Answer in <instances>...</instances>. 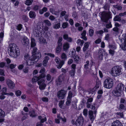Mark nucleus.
<instances>
[{"instance_id":"nucleus-1","label":"nucleus","mask_w":126,"mask_h":126,"mask_svg":"<svg viewBox=\"0 0 126 126\" xmlns=\"http://www.w3.org/2000/svg\"><path fill=\"white\" fill-rule=\"evenodd\" d=\"M9 47L10 52L9 54L11 56L16 58L19 55V50L16 44H11L9 45Z\"/></svg>"},{"instance_id":"nucleus-2","label":"nucleus","mask_w":126,"mask_h":126,"mask_svg":"<svg viewBox=\"0 0 126 126\" xmlns=\"http://www.w3.org/2000/svg\"><path fill=\"white\" fill-rule=\"evenodd\" d=\"M125 86L122 83H120L118 85L116 88L115 90L113 91V94L116 96H120L124 90Z\"/></svg>"},{"instance_id":"nucleus-3","label":"nucleus","mask_w":126,"mask_h":126,"mask_svg":"<svg viewBox=\"0 0 126 126\" xmlns=\"http://www.w3.org/2000/svg\"><path fill=\"white\" fill-rule=\"evenodd\" d=\"M121 68L119 66L113 67L111 69L110 74L113 76H117L122 74Z\"/></svg>"},{"instance_id":"nucleus-4","label":"nucleus","mask_w":126,"mask_h":126,"mask_svg":"<svg viewBox=\"0 0 126 126\" xmlns=\"http://www.w3.org/2000/svg\"><path fill=\"white\" fill-rule=\"evenodd\" d=\"M111 12H102L101 19L103 22L107 23L108 20L110 18H111Z\"/></svg>"},{"instance_id":"nucleus-5","label":"nucleus","mask_w":126,"mask_h":126,"mask_svg":"<svg viewBox=\"0 0 126 126\" xmlns=\"http://www.w3.org/2000/svg\"><path fill=\"white\" fill-rule=\"evenodd\" d=\"M113 80L111 78H108L104 82V87L106 88L110 89L113 86Z\"/></svg>"},{"instance_id":"nucleus-6","label":"nucleus","mask_w":126,"mask_h":126,"mask_svg":"<svg viewBox=\"0 0 126 126\" xmlns=\"http://www.w3.org/2000/svg\"><path fill=\"white\" fill-rule=\"evenodd\" d=\"M119 40L122 42L123 40H124V43L120 45V47L123 50H126V34H123L122 36V39H120L119 38Z\"/></svg>"},{"instance_id":"nucleus-7","label":"nucleus","mask_w":126,"mask_h":126,"mask_svg":"<svg viewBox=\"0 0 126 126\" xmlns=\"http://www.w3.org/2000/svg\"><path fill=\"white\" fill-rule=\"evenodd\" d=\"M66 92L64 90H61L58 91L57 94V96L59 99H63L66 94Z\"/></svg>"},{"instance_id":"nucleus-8","label":"nucleus","mask_w":126,"mask_h":126,"mask_svg":"<svg viewBox=\"0 0 126 126\" xmlns=\"http://www.w3.org/2000/svg\"><path fill=\"white\" fill-rule=\"evenodd\" d=\"M56 63L58 64L57 65V67L59 69H60L64 63V62L63 60L61 61L60 59L58 57L55 58V60Z\"/></svg>"},{"instance_id":"nucleus-9","label":"nucleus","mask_w":126,"mask_h":126,"mask_svg":"<svg viewBox=\"0 0 126 126\" xmlns=\"http://www.w3.org/2000/svg\"><path fill=\"white\" fill-rule=\"evenodd\" d=\"M84 119L82 116H80L76 120L75 124L77 126H82L83 124Z\"/></svg>"},{"instance_id":"nucleus-10","label":"nucleus","mask_w":126,"mask_h":126,"mask_svg":"<svg viewBox=\"0 0 126 126\" xmlns=\"http://www.w3.org/2000/svg\"><path fill=\"white\" fill-rule=\"evenodd\" d=\"M45 80L42 79L38 82V84L39 85V88L41 90L44 89L46 87V85L44 83Z\"/></svg>"},{"instance_id":"nucleus-11","label":"nucleus","mask_w":126,"mask_h":126,"mask_svg":"<svg viewBox=\"0 0 126 126\" xmlns=\"http://www.w3.org/2000/svg\"><path fill=\"white\" fill-rule=\"evenodd\" d=\"M72 96V94L71 91L69 92L68 96L67 98V101L66 102V105L68 106L71 103V99Z\"/></svg>"},{"instance_id":"nucleus-12","label":"nucleus","mask_w":126,"mask_h":126,"mask_svg":"<svg viewBox=\"0 0 126 126\" xmlns=\"http://www.w3.org/2000/svg\"><path fill=\"white\" fill-rule=\"evenodd\" d=\"M31 58H29L26 61L27 64L28 65H32L35 63L36 62H35V58H34L33 56H32L31 57Z\"/></svg>"},{"instance_id":"nucleus-13","label":"nucleus","mask_w":126,"mask_h":126,"mask_svg":"<svg viewBox=\"0 0 126 126\" xmlns=\"http://www.w3.org/2000/svg\"><path fill=\"white\" fill-rule=\"evenodd\" d=\"M46 76L45 74H41L39 77H34L32 79V81L33 82H35L38 80L43 78Z\"/></svg>"},{"instance_id":"nucleus-14","label":"nucleus","mask_w":126,"mask_h":126,"mask_svg":"<svg viewBox=\"0 0 126 126\" xmlns=\"http://www.w3.org/2000/svg\"><path fill=\"white\" fill-rule=\"evenodd\" d=\"M6 83L9 88L13 89L15 87L14 83L10 79H8L7 80Z\"/></svg>"},{"instance_id":"nucleus-15","label":"nucleus","mask_w":126,"mask_h":126,"mask_svg":"<svg viewBox=\"0 0 126 126\" xmlns=\"http://www.w3.org/2000/svg\"><path fill=\"white\" fill-rule=\"evenodd\" d=\"M21 42L23 45L26 46L29 44V40L26 37H24Z\"/></svg>"},{"instance_id":"nucleus-16","label":"nucleus","mask_w":126,"mask_h":126,"mask_svg":"<svg viewBox=\"0 0 126 126\" xmlns=\"http://www.w3.org/2000/svg\"><path fill=\"white\" fill-rule=\"evenodd\" d=\"M64 77L63 74H62L58 77L57 80L56 81V84L58 85H60L62 84V81L63 80Z\"/></svg>"},{"instance_id":"nucleus-17","label":"nucleus","mask_w":126,"mask_h":126,"mask_svg":"<svg viewBox=\"0 0 126 126\" xmlns=\"http://www.w3.org/2000/svg\"><path fill=\"white\" fill-rule=\"evenodd\" d=\"M33 33L34 36L37 38L40 37L42 34L41 32L38 29H35Z\"/></svg>"},{"instance_id":"nucleus-18","label":"nucleus","mask_w":126,"mask_h":126,"mask_svg":"<svg viewBox=\"0 0 126 126\" xmlns=\"http://www.w3.org/2000/svg\"><path fill=\"white\" fill-rule=\"evenodd\" d=\"M111 126H123V125L119 121L116 120L112 123Z\"/></svg>"},{"instance_id":"nucleus-19","label":"nucleus","mask_w":126,"mask_h":126,"mask_svg":"<svg viewBox=\"0 0 126 126\" xmlns=\"http://www.w3.org/2000/svg\"><path fill=\"white\" fill-rule=\"evenodd\" d=\"M66 12L65 11H62L60 14V16L61 17H63L64 16V18L65 19V20L67 21L68 20V15L66 14Z\"/></svg>"},{"instance_id":"nucleus-20","label":"nucleus","mask_w":126,"mask_h":126,"mask_svg":"<svg viewBox=\"0 0 126 126\" xmlns=\"http://www.w3.org/2000/svg\"><path fill=\"white\" fill-rule=\"evenodd\" d=\"M63 38L65 40H66L67 41L69 42H71L72 41V40L71 38L69 37L68 34H64L63 36Z\"/></svg>"},{"instance_id":"nucleus-21","label":"nucleus","mask_w":126,"mask_h":126,"mask_svg":"<svg viewBox=\"0 0 126 126\" xmlns=\"http://www.w3.org/2000/svg\"><path fill=\"white\" fill-rule=\"evenodd\" d=\"M21 113L22 115V117L21 118V120L22 121L25 120L28 117V113H25L23 111H21Z\"/></svg>"},{"instance_id":"nucleus-22","label":"nucleus","mask_w":126,"mask_h":126,"mask_svg":"<svg viewBox=\"0 0 126 126\" xmlns=\"http://www.w3.org/2000/svg\"><path fill=\"white\" fill-rule=\"evenodd\" d=\"M69 44L67 42H66L64 43L63 46V48L64 51L67 50L69 48Z\"/></svg>"},{"instance_id":"nucleus-23","label":"nucleus","mask_w":126,"mask_h":126,"mask_svg":"<svg viewBox=\"0 0 126 126\" xmlns=\"http://www.w3.org/2000/svg\"><path fill=\"white\" fill-rule=\"evenodd\" d=\"M88 113L91 120L92 121H93L94 119V117L93 115V111L92 110H90L89 111Z\"/></svg>"},{"instance_id":"nucleus-24","label":"nucleus","mask_w":126,"mask_h":126,"mask_svg":"<svg viewBox=\"0 0 126 126\" xmlns=\"http://www.w3.org/2000/svg\"><path fill=\"white\" fill-rule=\"evenodd\" d=\"M29 15L30 17L31 18H34L36 16L35 12L32 11L30 12Z\"/></svg>"},{"instance_id":"nucleus-25","label":"nucleus","mask_w":126,"mask_h":126,"mask_svg":"<svg viewBox=\"0 0 126 126\" xmlns=\"http://www.w3.org/2000/svg\"><path fill=\"white\" fill-rule=\"evenodd\" d=\"M41 57V53L39 52H37L35 55H34V58H35V60L37 59L35 61V62H36L37 61L38 59L40 58Z\"/></svg>"},{"instance_id":"nucleus-26","label":"nucleus","mask_w":126,"mask_h":126,"mask_svg":"<svg viewBox=\"0 0 126 126\" xmlns=\"http://www.w3.org/2000/svg\"><path fill=\"white\" fill-rule=\"evenodd\" d=\"M49 59V58L47 56H46L44 58V60L43 62V64L44 66H46L47 65V63L48 62V60Z\"/></svg>"},{"instance_id":"nucleus-27","label":"nucleus","mask_w":126,"mask_h":126,"mask_svg":"<svg viewBox=\"0 0 126 126\" xmlns=\"http://www.w3.org/2000/svg\"><path fill=\"white\" fill-rule=\"evenodd\" d=\"M86 31L85 30H84L83 32L81 34V38L83 39L85 41H86L87 40V38L85 36L86 35Z\"/></svg>"},{"instance_id":"nucleus-28","label":"nucleus","mask_w":126,"mask_h":126,"mask_svg":"<svg viewBox=\"0 0 126 126\" xmlns=\"http://www.w3.org/2000/svg\"><path fill=\"white\" fill-rule=\"evenodd\" d=\"M90 44L89 42H87L84 45V46L83 48V51L85 52L87 49Z\"/></svg>"},{"instance_id":"nucleus-29","label":"nucleus","mask_w":126,"mask_h":126,"mask_svg":"<svg viewBox=\"0 0 126 126\" xmlns=\"http://www.w3.org/2000/svg\"><path fill=\"white\" fill-rule=\"evenodd\" d=\"M31 47L32 48H33L35 47L36 45V44L35 42V41L34 39L32 38L31 39Z\"/></svg>"},{"instance_id":"nucleus-30","label":"nucleus","mask_w":126,"mask_h":126,"mask_svg":"<svg viewBox=\"0 0 126 126\" xmlns=\"http://www.w3.org/2000/svg\"><path fill=\"white\" fill-rule=\"evenodd\" d=\"M103 51L101 49H99V50L98 57L99 59L101 60L102 59Z\"/></svg>"},{"instance_id":"nucleus-31","label":"nucleus","mask_w":126,"mask_h":126,"mask_svg":"<svg viewBox=\"0 0 126 126\" xmlns=\"http://www.w3.org/2000/svg\"><path fill=\"white\" fill-rule=\"evenodd\" d=\"M47 10V8L46 7H44L42 9L39 10V13L41 14H42L44 13V12H46Z\"/></svg>"},{"instance_id":"nucleus-32","label":"nucleus","mask_w":126,"mask_h":126,"mask_svg":"<svg viewBox=\"0 0 126 126\" xmlns=\"http://www.w3.org/2000/svg\"><path fill=\"white\" fill-rule=\"evenodd\" d=\"M62 45L61 44H59L56 48V51L57 53H59L61 51L62 48Z\"/></svg>"},{"instance_id":"nucleus-33","label":"nucleus","mask_w":126,"mask_h":126,"mask_svg":"<svg viewBox=\"0 0 126 126\" xmlns=\"http://www.w3.org/2000/svg\"><path fill=\"white\" fill-rule=\"evenodd\" d=\"M38 118L40 120V123H41L42 124L46 121L47 120L46 117H45L44 118H42V117L41 116H39L38 117Z\"/></svg>"},{"instance_id":"nucleus-34","label":"nucleus","mask_w":126,"mask_h":126,"mask_svg":"<svg viewBox=\"0 0 126 126\" xmlns=\"http://www.w3.org/2000/svg\"><path fill=\"white\" fill-rule=\"evenodd\" d=\"M33 50L32 51V55L33 57H34V55H35L37 52V48L36 47H33Z\"/></svg>"},{"instance_id":"nucleus-35","label":"nucleus","mask_w":126,"mask_h":126,"mask_svg":"<svg viewBox=\"0 0 126 126\" xmlns=\"http://www.w3.org/2000/svg\"><path fill=\"white\" fill-rule=\"evenodd\" d=\"M33 0H27L25 2V4L26 5L29 6L32 4Z\"/></svg>"},{"instance_id":"nucleus-36","label":"nucleus","mask_w":126,"mask_h":126,"mask_svg":"<svg viewBox=\"0 0 126 126\" xmlns=\"http://www.w3.org/2000/svg\"><path fill=\"white\" fill-rule=\"evenodd\" d=\"M119 109L121 111L124 110L125 111V107L124 104H120L119 105Z\"/></svg>"},{"instance_id":"nucleus-37","label":"nucleus","mask_w":126,"mask_h":126,"mask_svg":"<svg viewBox=\"0 0 126 126\" xmlns=\"http://www.w3.org/2000/svg\"><path fill=\"white\" fill-rule=\"evenodd\" d=\"M30 116L32 117H34L37 116V115L35 113L34 110H32L29 112Z\"/></svg>"},{"instance_id":"nucleus-38","label":"nucleus","mask_w":126,"mask_h":126,"mask_svg":"<svg viewBox=\"0 0 126 126\" xmlns=\"http://www.w3.org/2000/svg\"><path fill=\"white\" fill-rule=\"evenodd\" d=\"M119 16V15L116 16L113 18L114 20L115 21H120L121 20V19Z\"/></svg>"},{"instance_id":"nucleus-39","label":"nucleus","mask_w":126,"mask_h":126,"mask_svg":"<svg viewBox=\"0 0 126 126\" xmlns=\"http://www.w3.org/2000/svg\"><path fill=\"white\" fill-rule=\"evenodd\" d=\"M61 24L60 22H58L56 24H54L53 26L54 28L57 29H59L60 27Z\"/></svg>"},{"instance_id":"nucleus-40","label":"nucleus","mask_w":126,"mask_h":126,"mask_svg":"<svg viewBox=\"0 0 126 126\" xmlns=\"http://www.w3.org/2000/svg\"><path fill=\"white\" fill-rule=\"evenodd\" d=\"M37 39H38L40 42L41 43H45L46 42V40L41 36L40 37H39Z\"/></svg>"},{"instance_id":"nucleus-41","label":"nucleus","mask_w":126,"mask_h":126,"mask_svg":"<svg viewBox=\"0 0 126 126\" xmlns=\"http://www.w3.org/2000/svg\"><path fill=\"white\" fill-rule=\"evenodd\" d=\"M71 57L74 58L75 61L77 62L79 60V57L77 55H74V56H71Z\"/></svg>"},{"instance_id":"nucleus-42","label":"nucleus","mask_w":126,"mask_h":126,"mask_svg":"<svg viewBox=\"0 0 126 126\" xmlns=\"http://www.w3.org/2000/svg\"><path fill=\"white\" fill-rule=\"evenodd\" d=\"M44 22L45 23V24L48 26H50L51 25V23L48 20H45L44 21Z\"/></svg>"},{"instance_id":"nucleus-43","label":"nucleus","mask_w":126,"mask_h":126,"mask_svg":"<svg viewBox=\"0 0 126 126\" xmlns=\"http://www.w3.org/2000/svg\"><path fill=\"white\" fill-rule=\"evenodd\" d=\"M117 117L119 118H123V112H117L116 113Z\"/></svg>"},{"instance_id":"nucleus-44","label":"nucleus","mask_w":126,"mask_h":126,"mask_svg":"<svg viewBox=\"0 0 126 126\" xmlns=\"http://www.w3.org/2000/svg\"><path fill=\"white\" fill-rule=\"evenodd\" d=\"M5 116V113L1 109H0V118H3Z\"/></svg>"},{"instance_id":"nucleus-45","label":"nucleus","mask_w":126,"mask_h":126,"mask_svg":"<svg viewBox=\"0 0 126 126\" xmlns=\"http://www.w3.org/2000/svg\"><path fill=\"white\" fill-rule=\"evenodd\" d=\"M64 101L63 100H62L59 102V105L60 108L63 109V106L64 104Z\"/></svg>"},{"instance_id":"nucleus-46","label":"nucleus","mask_w":126,"mask_h":126,"mask_svg":"<svg viewBox=\"0 0 126 126\" xmlns=\"http://www.w3.org/2000/svg\"><path fill=\"white\" fill-rule=\"evenodd\" d=\"M61 57L62 59L64 60H66L67 59V56L64 53H62Z\"/></svg>"},{"instance_id":"nucleus-47","label":"nucleus","mask_w":126,"mask_h":126,"mask_svg":"<svg viewBox=\"0 0 126 126\" xmlns=\"http://www.w3.org/2000/svg\"><path fill=\"white\" fill-rule=\"evenodd\" d=\"M89 65V61H87L86 63V64L84 65V68L86 70L88 69V66Z\"/></svg>"},{"instance_id":"nucleus-48","label":"nucleus","mask_w":126,"mask_h":126,"mask_svg":"<svg viewBox=\"0 0 126 126\" xmlns=\"http://www.w3.org/2000/svg\"><path fill=\"white\" fill-rule=\"evenodd\" d=\"M68 25V23L67 22H64L62 24V27L64 29L67 27Z\"/></svg>"},{"instance_id":"nucleus-49","label":"nucleus","mask_w":126,"mask_h":126,"mask_svg":"<svg viewBox=\"0 0 126 126\" xmlns=\"http://www.w3.org/2000/svg\"><path fill=\"white\" fill-rule=\"evenodd\" d=\"M109 47L110 48L113 49H115L116 48V46L115 45H109Z\"/></svg>"},{"instance_id":"nucleus-50","label":"nucleus","mask_w":126,"mask_h":126,"mask_svg":"<svg viewBox=\"0 0 126 126\" xmlns=\"http://www.w3.org/2000/svg\"><path fill=\"white\" fill-rule=\"evenodd\" d=\"M4 93H6L5 92H2L1 93V94L0 95V99H3L5 97L4 95H5Z\"/></svg>"},{"instance_id":"nucleus-51","label":"nucleus","mask_w":126,"mask_h":126,"mask_svg":"<svg viewBox=\"0 0 126 126\" xmlns=\"http://www.w3.org/2000/svg\"><path fill=\"white\" fill-rule=\"evenodd\" d=\"M94 30L92 29H90L89 32V34L90 36H92L94 34Z\"/></svg>"},{"instance_id":"nucleus-52","label":"nucleus","mask_w":126,"mask_h":126,"mask_svg":"<svg viewBox=\"0 0 126 126\" xmlns=\"http://www.w3.org/2000/svg\"><path fill=\"white\" fill-rule=\"evenodd\" d=\"M75 72V70H71L70 71V75L71 76H74Z\"/></svg>"},{"instance_id":"nucleus-53","label":"nucleus","mask_w":126,"mask_h":126,"mask_svg":"<svg viewBox=\"0 0 126 126\" xmlns=\"http://www.w3.org/2000/svg\"><path fill=\"white\" fill-rule=\"evenodd\" d=\"M72 16L74 18H76L78 16L77 13L76 12H74L72 14Z\"/></svg>"},{"instance_id":"nucleus-54","label":"nucleus","mask_w":126,"mask_h":126,"mask_svg":"<svg viewBox=\"0 0 126 126\" xmlns=\"http://www.w3.org/2000/svg\"><path fill=\"white\" fill-rule=\"evenodd\" d=\"M21 93V91L19 90H17L16 92V94L18 96H19L20 95Z\"/></svg>"},{"instance_id":"nucleus-55","label":"nucleus","mask_w":126,"mask_h":126,"mask_svg":"<svg viewBox=\"0 0 126 126\" xmlns=\"http://www.w3.org/2000/svg\"><path fill=\"white\" fill-rule=\"evenodd\" d=\"M114 7L119 10H121L122 9V7L119 5H115L114 6Z\"/></svg>"},{"instance_id":"nucleus-56","label":"nucleus","mask_w":126,"mask_h":126,"mask_svg":"<svg viewBox=\"0 0 126 126\" xmlns=\"http://www.w3.org/2000/svg\"><path fill=\"white\" fill-rule=\"evenodd\" d=\"M62 38L61 37H60L59 38L57 42L58 45H59L60 44H61V45H62V43L61 42L62 41Z\"/></svg>"},{"instance_id":"nucleus-57","label":"nucleus","mask_w":126,"mask_h":126,"mask_svg":"<svg viewBox=\"0 0 126 126\" xmlns=\"http://www.w3.org/2000/svg\"><path fill=\"white\" fill-rule=\"evenodd\" d=\"M83 114L85 116H86L88 114V110L86 109L84 110H83Z\"/></svg>"},{"instance_id":"nucleus-58","label":"nucleus","mask_w":126,"mask_h":126,"mask_svg":"<svg viewBox=\"0 0 126 126\" xmlns=\"http://www.w3.org/2000/svg\"><path fill=\"white\" fill-rule=\"evenodd\" d=\"M76 3L78 6H80L82 3V0H77Z\"/></svg>"},{"instance_id":"nucleus-59","label":"nucleus","mask_w":126,"mask_h":126,"mask_svg":"<svg viewBox=\"0 0 126 126\" xmlns=\"http://www.w3.org/2000/svg\"><path fill=\"white\" fill-rule=\"evenodd\" d=\"M120 29H119V28L116 27H115L113 29V30L115 32H117L118 33Z\"/></svg>"},{"instance_id":"nucleus-60","label":"nucleus","mask_w":126,"mask_h":126,"mask_svg":"<svg viewBox=\"0 0 126 126\" xmlns=\"http://www.w3.org/2000/svg\"><path fill=\"white\" fill-rule=\"evenodd\" d=\"M45 55H47L48 56H49L51 57H55L54 54L51 53H45Z\"/></svg>"},{"instance_id":"nucleus-61","label":"nucleus","mask_w":126,"mask_h":126,"mask_svg":"<svg viewBox=\"0 0 126 126\" xmlns=\"http://www.w3.org/2000/svg\"><path fill=\"white\" fill-rule=\"evenodd\" d=\"M22 25L20 24L18 25L17 27V29L19 31H20L22 28Z\"/></svg>"},{"instance_id":"nucleus-62","label":"nucleus","mask_w":126,"mask_h":126,"mask_svg":"<svg viewBox=\"0 0 126 126\" xmlns=\"http://www.w3.org/2000/svg\"><path fill=\"white\" fill-rule=\"evenodd\" d=\"M5 63L3 62L0 63V68H3L5 66Z\"/></svg>"},{"instance_id":"nucleus-63","label":"nucleus","mask_w":126,"mask_h":126,"mask_svg":"<svg viewBox=\"0 0 126 126\" xmlns=\"http://www.w3.org/2000/svg\"><path fill=\"white\" fill-rule=\"evenodd\" d=\"M16 64H11L9 66L10 68L11 69H12L15 68L16 66Z\"/></svg>"},{"instance_id":"nucleus-64","label":"nucleus","mask_w":126,"mask_h":126,"mask_svg":"<svg viewBox=\"0 0 126 126\" xmlns=\"http://www.w3.org/2000/svg\"><path fill=\"white\" fill-rule=\"evenodd\" d=\"M101 41V40L100 38H98L96 41L95 42L96 44H98Z\"/></svg>"}]
</instances>
